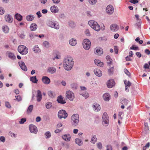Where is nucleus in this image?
<instances>
[{
  "label": "nucleus",
  "mask_w": 150,
  "mask_h": 150,
  "mask_svg": "<svg viewBox=\"0 0 150 150\" xmlns=\"http://www.w3.org/2000/svg\"><path fill=\"white\" fill-rule=\"evenodd\" d=\"M73 64L74 62L71 57H67L64 60V66L66 70H71Z\"/></svg>",
  "instance_id": "obj_1"
},
{
  "label": "nucleus",
  "mask_w": 150,
  "mask_h": 150,
  "mask_svg": "<svg viewBox=\"0 0 150 150\" xmlns=\"http://www.w3.org/2000/svg\"><path fill=\"white\" fill-rule=\"evenodd\" d=\"M79 121V116L77 114H73L71 118V122L72 125L77 126Z\"/></svg>",
  "instance_id": "obj_2"
},
{
  "label": "nucleus",
  "mask_w": 150,
  "mask_h": 150,
  "mask_svg": "<svg viewBox=\"0 0 150 150\" xmlns=\"http://www.w3.org/2000/svg\"><path fill=\"white\" fill-rule=\"evenodd\" d=\"M89 25L94 30L97 31H99L100 29L99 25L96 22L93 20H91L88 22Z\"/></svg>",
  "instance_id": "obj_3"
},
{
  "label": "nucleus",
  "mask_w": 150,
  "mask_h": 150,
  "mask_svg": "<svg viewBox=\"0 0 150 150\" xmlns=\"http://www.w3.org/2000/svg\"><path fill=\"white\" fill-rule=\"evenodd\" d=\"M18 52L22 55H25L28 52V49L27 47L23 45H19L18 48Z\"/></svg>",
  "instance_id": "obj_4"
},
{
  "label": "nucleus",
  "mask_w": 150,
  "mask_h": 150,
  "mask_svg": "<svg viewBox=\"0 0 150 150\" xmlns=\"http://www.w3.org/2000/svg\"><path fill=\"white\" fill-rule=\"evenodd\" d=\"M102 123L103 125L107 126L109 123V117L106 112H104L102 116Z\"/></svg>",
  "instance_id": "obj_5"
},
{
  "label": "nucleus",
  "mask_w": 150,
  "mask_h": 150,
  "mask_svg": "<svg viewBox=\"0 0 150 150\" xmlns=\"http://www.w3.org/2000/svg\"><path fill=\"white\" fill-rule=\"evenodd\" d=\"M91 42L88 39H86L83 40V48L86 50H88L91 46Z\"/></svg>",
  "instance_id": "obj_6"
},
{
  "label": "nucleus",
  "mask_w": 150,
  "mask_h": 150,
  "mask_svg": "<svg viewBox=\"0 0 150 150\" xmlns=\"http://www.w3.org/2000/svg\"><path fill=\"white\" fill-rule=\"evenodd\" d=\"M58 115V117L60 119L62 118L65 119L68 116V114L65 110H62L59 111Z\"/></svg>",
  "instance_id": "obj_7"
},
{
  "label": "nucleus",
  "mask_w": 150,
  "mask_h": 150,
  "mask_svg": "<svg viewBox=\"0 0 150 150\" xmlns=\"http://www.w3.org/2000/svg\"><path fill=\"white\" fill-rule=\"evenodd\" d=\"M80 88L81 90L80 92V94L85 97L86 98H88L89 96V95L86 92V88L84 86H80Z\"/></svg>",
  "instance_id": "obj_8"
},
{
  "label": "nucleus",
  "mask_w": 150,
  "mask_h": 150,
  "mask_svg": "<svg viewBox=\"0 0 150 150\" xmlns=\"http://www.w3.org/2000/svg\"><path fill=\"white\" fill-rule=\"evenodd\" d=\"M66 96L67 98L71 101H72L74 98V93L70 91L66 92Z\"/></svg>",
  "instance_id": "obj_9"
},
{
  "label": "nucleus",
  "mask_w": 150,
  "mask_h": 150,
  "mask_svg": "<svg viewBox=\"0 0 150 150\" xmlns=\"http://www.w3.org/2000/svg\"><path fill=\"white\" fill-rule=\"evenodd\" d=\"M48 25L51 27L56 29H59V25L57 23L52 22V21L49 22Z\"/></svg>",
  "instance_id": "obj_10"
},
{
  "label": "nucleus",
  "mask_w": 150,
  "mask_h": 150,
  "mask_svg": "<svg viewBox=\"0 0 150 150\" xmlns=\"http://www.w3.org/2000/svg\"><path fill=\"white\" fill-rule=\"evenodd\" d=\"M107 13L109 14H112L114 11V8L112 5H109L106 7Z\"/></svg>",
  "instance_id": "obj_11"
},
{
  "label": "nucleus",
  "mask_w": 150,
  "mask_h": 150,
  "mask_svg": "<svg viewBox=\"0 0 150 150\" xmlns=\"http://www.w3.org/2000/svg\"><path fill=\"white\" fill-rule=\"evenodd\" d=\"M29 129L31 133L36 134L38 132V129L37 127L33 125H30L29 126Z\"/></svg>",
  "instance_id": "obj_12"
},
{
  "label": "nucleus",
  "mask_w": 150,
  "mask_h": 150,
  "mask_svg": "<svg viewBox=\"0 0 150 150\" xmlns=\"http://www.w3.org/2000/svg\"><path fill=\"white\" fill-rule=\"evenodd\" d=\"M124 83L125 85V90L126 91L128 92L129 91L128 87H130L132 83L129 81H127L126 80L124 81Z\"/></svg>",
  "instance_id": "obj_13"
},
{
  "label": "nucleus",
  "mask_w": 150,
  "mask_h": 150,
  "mask_svg": "<svg viewBox=\"0 0 150 150\" xmlns=\"http://www.w3.org/2000/svg\"><path fill=\"white\" fill-rule=\"evenodd\" d=\"M110 30L112 32H115L119 29L118 26L115 24H113L110 26Z\"/></svg>",
  "instance_id": "obj_14"
},
{
  "label": "nucleus",
  "mask_w": 150,
  "mask_h": 150,
  "mask_svg": "<svg viewBox=\"0 0 150 150\" xmlns=\"http://www.w3.org/2000/svg\"><path fill=\"white\" fill-rule=\"evenodd\" d=\"M115 85L114 81L113 79L109 80L107 82V86L109 88H111Z\"/></svg>",
  "instance_id": "obj_15"
},
{
  "label": "nucleus",
  "mask_w": 150,
  "mask_h": 150,
  "mask_svg": "<svg viewBox=\"0 0 150 150\" xmlns=\"http://www.w3.org/2000/svg\"><path fill=\"white\" fill-rule=\"evenodd\" d=\"M42 81L44 84H49L50 82V79L46 76H44L42 77Z\"/></svg>",
  "instance_id": "obj_16"
},
{
  "label": "nucleus",
  "mask_w": 150,
  "mask_h": 150,
  "mask_svg": "<svg viewBox=\"0 0 150 150\" xmlns=\"http://www.w3.org/2000/svg\"><path fill=\"white\" fill-rule=\"evenodd\" d=\"M7 56L10 59L12 60H14L16 59V56L14 55L13 53L10 52H8L6 53Z\"/></svg>",
  "instance_id": "obj_17"
},
{
  "label": "nucleus",
  "mask_w": 150,
  "mask_h": 150,
  "mask_svg": "<svg viewBox=\"0 0 150 150\" xmlns=\"http://www.w3.org/2000/svg\"><path fill=\"white\" fill-rule=\"evenodd\" d=\"M18 63L22 69L25 71H27V68L23 62L22 61H21L18 62Z\"/></svg>",
  "instance_id": "obj_18"
},
{
  "label": "nucleus",
  "mask_w": 150,
  "mask_h": 150,
  "mask_svg": "<svg viewBox=\"0 0 150 150\" xmlns=\"http://www.w3.org/2000/svg\"><path fill=\"white\" fill-rule=\"evenodd\" d=\"M5 19L6 22L9 23H12L13 21L12 18L9 14H7L5 16Z\"/></svg>",
  "instance_id": "obj_19"
},
{
  "label": "nucleus",
  "mask_w": 150,
  "mask_h": 150,
  "mask_svg": "<svg viewBox=\"0 0 150 150\" xmlns=\"http://www.w3.org/2000/svg\"><path fill=\"white\" fill-rule=\"evenodd\" d=\"M37 95L36 96L37 100L38 102H40L42 98V96L41 92L39 90H38L37 91Z\"/></svg>",
  "instance_id": "obj_20"
},
{
  "label": "nucleus",
  "mask_w": 150,
  "mask_h": 150,
  "mask_svg": "<svg viewBox=\"0 0 150 150\" xmlns=\"http://www.w3.org/2000/svg\"><path fill=\"white\" fill-rule=\"evenodd\" d=\"M95 74L97 76L100 77L102 75V71L98 69H95L94 70Z\"/></svg>",
  "instance_id": "obj_21"
},
{
  "label": "nucleus",
  "mask_w": 150,
  "mask_h": 150,
  "mask_svg": "<svg viewBox=\"0 0 150 150\" xmlns=\"http://www.w3.org/2000/svg\"><path fill=\"white\" fill-rule=\"evenodd\" d=\"M51 11L53 13H56L58 12L59 9L58 7L55 6H52L50 8Z\"/></svg>",
  "instance_id": "obj_22"
},
{
  "label": "nucleus",
  "mask_w": 150,
  "mask_h": 150,
  "mask_svg": "<svg viewBox=\"0 0 150 150\" xmlns=\"http://www.w3.org/2000/svg\"><path fill=\"white\" fill-rule=\"evenodd\" d=\"M63 98L62 96H60L58 97L57 100L58 102L62 104H64L66 103V101L65 100H63Z\"/></svg>",
  "instance_id": "obj_23"
},
{
  "label": "nucleus",
  "mask_w": 150,
  "mask_h": 150,
  "mask_svg": "<svg viewBox=\"0 0 150 150\" xmlns=\"http://www.w3.org/2000/svg\"><path fill=\"white\" fill-rule=\"evenodd\" d=\"M62 138L66 141H69L70 140L71 136L69 134H65L62 136Z\"/></svg>",
  "instance_id": "obj_24"
},
{
  "label": "nucleus",
  "mask_w": 150,
  "mask_h": 150,
  "mask_svg": "<svg viewBox=\"0 0 150 150\" xmlns=\"http://www.w3.org/2000/svg\"><path fill=\"white\" fill-rule=\"evenodd\" d=\"M93 108L95 111H98L100 109V105L98 104L94 103L93 105Z\"/></svg>",
  "instance_id": "obj_25"
},
{
  "label": "nucleus",
  "mask_w": 150,
  "mask_h": 150,
  "mask_svg": "<svg viewBox=\"0 0 150 150\" xmlns=\"http://www.w3.org/2000/svg\"><path fill=\"white\" fill-rule=\"evenodd\" d=\"M103 98L105 101H108L110 99V96L108 93H106L103 94Z\"/></svg>",
  "instance_id": "obj_26"
},
{
  "label": "nucleus",
  "mask_w": 150,
  "mask_h": 150,
  "mask_svg": "<svg viewBox=\"0 0 150 150\" xmlns=\"http://www.w3.org/2000/svg\"><path fill=\"white\" fill-rule=\"evenodd\" d=\"M37 28V25L36 24L33 23H32L30 26V28L31 31H35Z\"/></svg>",
  "instance_id": "obj_27"
},
{
  "label": "nucleus",
  "mask_w": 150,
  "mask_h": 150,
  "mask_svg": "<svg viewBox=\"0 0 150 150\" xmlns=\"http://www.w3.org/2000/svg\"><path fill=\"white\" fill-rule=\"evenodd\" d=\"M106 59L107 61L108 64L110 66V65L112 64V59L110 57L109 55H107L106 57Z\"/></svg>",
  "instance_id": "obj_28"
},
{
  "label": "nucleus",
  "mask_w": 150,
  "mask_h": 150,
  "mask_svg": "<svg viewBox=\"0 0 150 150\" xmlns=\"http://www.w3.org/2000/svg\"><path fill=\"white\" fill-rule=\"evenodd\" d=\"M56 71V69L54 67H49L47 70V72L51 73L53 74L55 73Z\"/></svg>",
  "instance_id": "obj_29"
},
{
  "label": "nucleus",
  "mask_w": 150,
  "mask_h": 150,
  "mask_svg": "<svg viewBox=\"0 0 150 150\" xmlns=\"http://www.w3.org/2000/svg\"><path fill=\"white\" fill-rule=\"evenodd\" d=\"M96 51L95 53L97 55H101L103 53V50L101 48H96Z\"/></svg>",
  "instance_id": "obj_30"
},
{
  "label": "nucleus",
  "mask_w": 150,
  "mask_h": 150,
  "mask_svg": "<svg viewBox=\"0 0 150 150\" xmlns=\"http://www.w3.org/2000/svg\"><path fill=\"white\" fill-rule=\"evenodd\" d=\"M2 28L3 31L5 33H8L9 28L7 25H4L3 26Z\"/></svg>",
  "instance_id": "obj_31"
},
{
  "label": "nucleus",
  "mask_w": 150,
  "mask_h": 150,
  "mask_svg": "<svg viewBox=\"0 0 150 150\" xmlns=\"http://www.w3.org/2000/svg\"><path fill=\"white\" fill-rule=\"evenodd\" d=\"M94 62L96 64L99 66H102L103 65V62H101L100 60L98 59H95Z\"/></svg>",
  "instance_id": "obj_32"
},
{
  "label": "nucleus",
  "mask_w": 150,
  "mask_h": 150,
  "mask_svg": "<svg viewBox=\"0 0 150 150\" xmlns=\"http://www.w3.org/2000/svg\"><path fill=\"white\" fill-rule=\"evenodd\" d=\"M33 108V105H30L28 108L27 111V113L28 114H30L32 112Z\"/></svg>",
  "instance_id": "obj_33"
},
{
  "label": "nucleus",
  "mask_w": 150,
  "mask_h": 150,
  "mask_svg": "<svg viewBox=\"0 0 150 150\" xmlns=\"http://www.w3.org/2000/svg\"><path fill=\"white\" fill-rule=\"evenodd\" d=\"M69 42L70 44L73 46L75 45L76 44V40L73 38L70 40Z\"/></svg>",
  "instance_id": "obj_34"
},
{
  "label": "nucleus",
  "mask_w": 150,
  "mask_h": 150,
  "mask_svg": "<svg viewBox=\"0 0 150 150\" xmlns=\"http://www.w3.org/2000/svg\"><path fill=\"white\" fill-rule=\"evenodd\" d=\"M34 18V16L33 15H30L26 16V19L28 21H31L33 20Z\"/></svg>",
  "instance_id": "obj_35"
},
{
  "label": "nucleus",
  "mask_w": 150,
  "mask_h": 150,
  "mask_svg": "<svg viewBox=\"0 0 150 150\" xmlns=\"http://www.w3.org/2000/svg\"><path fill=\"white\" fill-rule=\"evenodd\" d=\"M75 142L79 146L82 145L83 144V142L80 139L76 138L75 139Z\"/></svg>",
  "instance_id": "obj_36"
},
{
  "label": "nucleus",
  "mask_w": 150,
  "mask_h": 150,
  "mask_svg": "<svg viewBox=\"0 0 150 150\" xmlns=\"http://www.w3.org/2000/svg\"><path fill=\"white\" fill-rule=\"evenodd\" d=\"M16 18L18 21H21L22 19V16L19 14L17 13L15 15Z\"/></svg>",
  "instance_id": "obj_37"
},
{
  "label": "nucleus",
  "mask_w": 150,
  "mask_h": 150,
  "mask_svg": "<svg viewBox=\"0 0 150 150\" xmlns=\"http://www.w3.org/2000/svg\"><path fill=\"white\" fill-rule=\"evenodd\" d=\"M30 80L33 82L35 83H37L38 81L36 78V76L31 77L30 78Z\"/></svg>",
  "instance_id": "obj_38"
},
{
  "label": "nucleus",
  "mask_w": 150,
  "mask_h": 150,
  "mask_svg": "<svg viewBox=\"0 0 150 150\" xmlns=\"http://www.w3.org/2000/svg\"><path fill=\"white\" fill-rule=\"evenodd\" d=\"M33 51L37 53L39 52L40 50L38 45H35L33 48Z\"/></svg>",
  "instance_id": "obj_39"
},
{
  "label": "nucleus",
  "mask_w": 150,
  "mask_h": 150,
  "mask_svg": "<svg viewBox=\"0 0 150 150\" xmlns=\"http://www.w3.org/2000/svg\"><path fill=\"white\" fill-rule=\"evenodd\" d=\"M45 135L46 137V138L48 139L51 137V134L49 131H47L45 133Z\"/></svg>",
  "instance_id": "obj_40"
},
{
  "label": "nucleus",
  "mask_w": 150,
  "mask_h": 150,
  "mask_svg": "<svg viewBox=\"0 0 150 150\" xmlns=\"http://www.w3.org/2000/svg\"><path fill=\"white\" fill-rule=\"evenodd\" d=\"M97 139L96 137V136L95 135H93V136L92 138L91 139V142L93 143H94L97 141Z\"/></svg>",
  "instance_id": "obj_41"
},
{
  "label": "nucleus",
  "mask_w": 150,
  "mask_h": 150,
  "mask_svg": "<svg viewBox=\"0 0 150 150\" xmlns=\"http://www.w3.org/2000/svg\"><path fill=\"white\" fill-rule=\"evenodd\" d=\"M46 107L47 109H49L51 108L52 106V103L51 102H48L46 104Z\"/></svg>",
  "instance_id": "obj_42"
},
{
  "label": "nucleus",
  "mask_w": 150,
  "mask_h": 150,
  "mask_svg": "<svg viewBox=\"0 0 150 150\" xmlns=\"http://www.w3.org/2000/svg\"><path fill=\"white\" fill-rule=\"evenodd\" d=\"M89 3L91 5L95 4L97 2V0H88Z\"/></svg>",
  "instance_id": "obj_43"
},
{
  "label": "nucleus",
  "mask_w": 150,
  "mask_h": 150,
  "mask_svg": "<svg viewBox=\"0 0 150 150\" xmlns=\"http://www.w3.org/2000/svg\"><path fill=\"white\" fill-rule=\"evenodd\" d=\"M131 50H139V47L137 46H135V45H133L132 47H130Z\"/></svg>",
  "instance_id": "obj_44"
},
{
  "label": "nucleus",
  "mask_w": 150,
  "mask_h": 150,
  "mask_svg": "<svg viewBox=\"0 0 150 150\" xmlns=\"http://www.w3.org/2000/svg\"><path fill=\"white\" fill-rule=\"evenodd\" d=\"M43 45L45 47L47 48L49 47V43L47 41H44L43 42Z\"/></svg>",
  "instance_id": "obj_45"
},
{
  "label": "nucleus",
  "mask_w": 150,
  "mask_h": 150,
  "mask_svg": "<svg viewBox=\"0 0 150 150\" xmlns=\"http://www.w3.org/2000/svg\"><path fill=\"white\" fill-rule=\"evenodd\" d=\"M128 103V100L125 99H123L121 101V103L124 105H126Z\"/></svg>",
  "instance_id": "obj_46"
},
{
  "label": "nucleus",
  "mask_w": 150,
  "mask_h": 150,
  "mask_svg": "<svg viewBox=\"0 0 150 150\" xmlns=\"http://www.w3.org/2000/svg\"><path fill=\"white\" fill-rule=\"evenodd\" d=\"M48 95L51 98L54 97V94L52 91H50L48 92Z\"/></svg>",
  "instance_id": "obj_47"
},
{
  "label": "nucleus",
  "mask_w": 150,
  "mask_h": 150,
  "mask_svg": "<svg viewBox=\"0 0 150 150\" xmlns=\"http://www.w3.org/2000/svg\"><path fill=\"white\" fill-rule=\"evenodd\" d=\"M113 66L108 69V73L110 75H111L112 74L113 72Z\"/></svg>",
  "instance_id": "obj_48"
},
{
  "label": "nucleus",
  "mask_w": 150,
  "mask_h": 150,
  "mask_svg": "<svg viewBox=\"0 0 150 150\" xmlns=\"http://www.w3.org/2000/svg\"><path fill=\"white\" fill-rule=\"evenodd\" d=\"M69 25L71 27L73 28L75 26V25L73 22L70 21L69 22Z\"/></svg>",
  "instance_id": "obj_49"
},
{
  "label": "nucleus",
  "mask_w": 150,
  "mask_h": 150,
  "mask_svg": "<svg viewBox=\"0 0 150 150\" xmlns=\"http://www.w3.org/2000/svg\"><path fill=\"white\" fill-rule=\"evenodd\" d=\"M63 125L61 122H59L57 124L56 126V128H58L62 126Z\"/></svg>",
  "instance_id": "obj_50"
},
{
  "label": "nucleus",
  "mask_w": 150,
  "mask_h": 150,
  "mask_svg": "<svg viewBox=\"0 0 150 150\" xmlns=\"http://www.w3.org/2000/svg\"><path fill=\"white\" fill-rule=\"evenodd\" d=\"M4 10L2 7H0V14L2 15L4 13Z\"/></svg>",
  "instance_id": "obj_51"
},
{
  "label": "nucleus",
  "mask_w": 150,
  "mask_h": 150,
  "mask_svg": "<svg viewBox=\"0 0 150 150\" xmlns=\"http://www.w3.org/2000/svg\"><path fill=\"white\" fill-rule=\"evenodd\" d=\"M26 121V119L25 118H22L20 121L19 123L20 124H23Z\"/></svg>",
  "instance_id": "obj_52"
},
{
  "label": "nucleus",
  "mask_w": 150,
  "mask_h": 150,
  "mask_svg": "<svg viewBox=\"0 0 150 150\" xmlns=\"http://www.w3.org/2000/svg\"><path fill=\"white\" fill-rule=\"evenodd\" d=\"M124 71L125 73L128 76H130V74L129 71L126 69H124Z\"/></svg>",
  "instance_id": "obj_53"
},
{
  "label": "nucleus",
  "mask_w": 150,
  "mask_h": 150,
  "mask_svg": "<svg viewBox=\"0 0 150 150\" xmlns=\"http://www.w3.org/2000/svg\"><path fill=\"white\" fill-rule=\"evenodd\" d=\"M15 97H16V100L18 101H20L22 100V98L20 95H18L17 96H15Z\"/></svg>",
  "instance_id": "obj_54"
},
{
  "label": "nucleus",
  "mask_w": 150,
  "mask_h": 150,
  "mask_svg": "<svg viewBox=\"0 0 150 150\" xmlns=\"http://www.w3.org/2000/svg\"><path fill=\"white\" fill-rule=\"evenodd\" d=\"M97 146L98 148L99 149H101L102 147V144L100 142L97 143Z\"/></svg>",
  "instance_id": "obj_55"
},
{
  "label": "nucleus",
  "mask_w": 150,
  "mask_h": 150,
  "mask_svg": "<svg viewBox=\"0 0 150 150\" xmlns=\"http://www.w3.org/2000/svg\"><path fill=\"white\" fill-rule=\"evenodd\" d=\"M129 1L131 3L134 4H135L138 2V0H130Z\"/></svg>",
  "instance_id": "obj_56"
},
{
  "label": "nucleus",
  "mask_w": 150,
  "mask_h": 150,
  "mask_svg": "<svg viewBox=\"0 0 150 150\" xmlns=\"http://www.w3.org/2000/svg\"><path fill=\"white\" fill-rule=\"evenodd\" d=\"M114 50L115 53L117 54L118 53V49L117 47V46H114Z\"/></svg>",
  "instance_id": "obj_57"
},
{
  "label": "nucleus",
  "mask_w": 150,
  "mask_h": 150,
  "mask_svg": "<svg viewBox=\"0 0 150 150\" xmlns=\"http://www.w3.org/2000/svg\"><path fill=\"white\" fill-rule=\"evenodd\" d=\"M0 140L3 142L5 141V137L3 136H1L0 137Z\"/></svg>",
  "instance_id": "obj_58"
},
{
  "label": "nucleus",
  "mask_w": 150,
  "mask_h": 150,
  "mask_svg": "<svg viewBox=\"0 0 150 150\" xmlns=\"http://www.w3.org/2000/svg\"><path fill=\"white\" fill-rule=\"evenodd\" d=\"M106 150H112V147L110 145H108L106 146Z\"/></svg>",
  "instance_id": "obj_59"
},
{
  "label": "nucleus",
  "mask_w": 150,
  "mask_h": 150,
  "mask_svg": "<svg viewBox=\"0 0 150 150\" xmlns=\"http://www.w3.org/2000/svg\"><path fill=\"white\" fill-rule=\"evenodd\" d=\"M5 105L8 108H10L11 107L10 104L8 102H6L5 103Z\"/></svg>",
  "instance_id": "obj_60"
},
{
  "label": "nucleus",
  "mask_w": 150,
  "mask_h": 150,
  "mask_svg": "<svg viewBox=\"0 0 150 150\" xmlns=\"http://www.w3.org/2000/svg\"><path fill=\"white\" fill-rule=\"evenodd\" d=\"M144 68L146 69L149 68V66L148 64L146 63L144 65Z\"/></svg>",
  "instance_id": "obj_61"
},
{
  "label": "nucleus",
  "mask_w": 150,
  "mask_h": 150,
  "mask_svg": "<svg viewBox=\"0 0 150 150\" xmlns=\"http://www.w3.org/2000/svg\"><path fill=\"white\" fill-rule=\"evenodd\" d=\"M130 57L131 56H129V55L128 56H127L126 57V60L127 61H131V59L130 58Z\"/></svg>",
  "instance_id": "obj_62"
},
{
  "label": "nucleus",
  "mask_w": 150,
  "mask_h": 150,
  "mask_svg": "<svg viewBox=\"0 0 150 150\" xmlns=\"http://www.w3.org/2000/svg\"><path fill=\"white\" fill-rule=\"evenodd\" d=\"M145 53L148 55L150 54V51L149 50L146 49L145 50Z\"/></svg>",
  "instance_id": "obj_63"
},
{
  "label": "nucleus",
  "mask_w": 150,
  "mask_h": 150,
  "mask_svg": "<svg viewBox=\"0 0 150 150\" xmlns=\"http://www.w3.org/2000/svg\"><path fill=\"white\" fill-rule=\"evenodd\" d=\"M136 54L138 57H140L141 56V54L139 52H137L136 53Z\"/></svg>",
  "instance_id": "obj_64"
}]
</instances>
